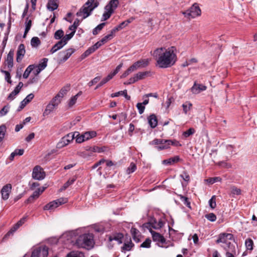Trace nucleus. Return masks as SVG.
Instances as JSON below:
<instances>
[{"label":"nucleus","mask_w":257,"mask_h":257,"mask_svg":"<svg viewBox=\"0 0 257 257\" xmlns=\"http://www.w3.org/2000/svg\"><path fill=\"white\" fill-rule=\"evenodd\" d=\"M174 47L166 49L164 48H158L153 54L156 58L159 67L166 68L173 66L177 61V56Z\"/></svg>","instance_id":"f257e3e1"},{"label":"nucleus","mask_w":257,"mask_h":257,"mask_svg":"<svg viewBox=\"0 0 257 257\" xmlns=\"http://www.w3.org/2000/svg\"><path fill=\"white\" fill-rule=\"evenodd\" d=\"M75 244L78 247L89 249L93 247L94 244L93 235L91 233H84L78 236Z\"/></svg>","instance_id":"f03ea898"},{"label":"nucleus","mask_w":257,"mask_h":257,"mask_svg":"<svg viewBox=\"0 0 257 257\" xmlns=\"http://www.w3.org/2000/svg\"><path fill=\"white\" fill-rule=\"evenodd\" d=\"M99 3L95 0H88L80 10L76 13L77 17H82V19L88 17L92 11L98 7Z\"/></svg>","instance_id":"7ed1b4c3"},{"label":"nucleus","mask_w":257,"mask_h":257,"mask_svg":"<svg viewBox=\"0 0 257 257\" xmlns=\"http://www.w3.org/2000/svg\"><path fill=\"white\" fill-rule=\"evenodd\" d=\"M233 238V235L231 233H221L219 234L216 240L217 243H222L221 246L226 250H230L231 252L235 251V246L230 242Z\"/></svg>","instance_id":"20e7f679"},{"label":"nucleus","mask_w":257,"mask_h":257,"mask_svg":"<svg viewBox=\"0 0 257 257\" xmlns=\"http://www.w3.org/2000/svg\"><path fill=\"white\" fill-rule=\"evenodd\" d=\"M164 222L161 219L157 220L156 218H152L149 222L145 223L143 225L144 227L151 231L152 230V228L155 229L161 228L164 226Z\"/></svg>","instance_id":"39448f33"},{"label":"nucleus","mask_w":257,"mask_h":257,"mask_svg":"<svg viewBox=\"0 0 257 257\" xmlns=\"http://www.w3.org/2000/svg\"><path fill=\"white\" fill-rule=\"evenodd\" d=\"M48 254V247L46 245L36 247L32 251L31 257H46Z\"/></svg>","instance_id":"423d86ee"},{"label":"nucleus","mask_w":257,"mask_h":257,"mask_svg":"<svg viewBox=\"0 0 257 257\" xmlns=\"http://www.w3.org/2000/svg\"><path fill=\"white\" fill-rule=\"evenodd\" d=\"M183 14L188 19L194 18L200 15L201 10L197 4H194L189 10L183 12Z\"/></svg>","instance_id":"0eeeda50"},{"label":"nucleus","mask_w":257,"mask_h":257,"mask_svg":"<svg viewBox=\"0 0 257 257\" xmlns=\"http://www.w3.org/2000/svg\"><path fill=\"white\" fill-rule=\"evenodd\" d=\"M74 52L75 50L72 48H69L65 51L60 52L58 55L59 63H61L66 61Z\"/></svg>","instance_id":"6e6552de"},{"label":"nucleus","mask_w":257,"mask_h":257,"mask_svg":"<svg viewBox=\"0 0 257 257\" xmlns=\"http://www.w3.org/2000/svg\"><path fill=\"white\" fill-rule=\"evenodd\" d=\"M45 172L40 166H36L34 168L32 172L33 178L38 180H42L45 178Z\"/></svg>","instance_id":"1a4fd4ad"},{"label":"nucleus","mask_w":257,"mask_h":257,"mask_svg":"<svg viewBox=\"0 0 257 257\" xmlns=\"http://www.w3.org/2000/svg\"><path fill=\"white\" fill-rule=\"evenodd\" d=\"M67 201V198H61L56 200L53 201L49 203L46 204L44 207V210H53L59 205L64 204Z\"/></svg>","instance_id":"9d476101"},{"label":"nucleus","mask_w":257,"mask_h":257,"mask_svg":"<svg viewBox=\"0 0 257 257\" xmlns=\"http://www.w3.org/2000/svg\"><path fill=\"white\" fill-rule=\"evenodd\" d=\"M12 186L11 184L8 183L4 185L1 189V193L2 195V198L4 200H7L10 197V193H11Z\"/></svg>","instance_id":"9b49d317"},{"label":"nucleus","mask_w":257,"mask_h":257,"mask_svg":"<svg viewBox=\"0 0 257 257\" xmlns=\"http://www.w3.org/2000/svg\"><path fill=\"white\" fill-rule=\"evenodd\" d=\"M26 219V217H24L22 219H21L6 234L5 237H7L8 236L13 234V233L15 232L20 227V226H21L23 224L25 223Z\"/></svg>","instance_id":"f8f14e48"},{"label":"nucleus","mask_w":257,"mask_h":257,"mask_svg":"<svg viewBox=\"0 0 257 257\" xmlns=\"http://www.w3.org/2000/svg\"><path fill=\"white\" fill-rule=\"evenodd\" d=\"M206 86L202 84L194 83L193 86L191 88V91L194 94H198L201 92L206 89Z\"/></svg>","instance_id":"ddd939ff"},{"label":"nucleus","mask_w":257,"mask_h":257,"mask_svg":"<svg viewBox=\"0 0 257 257\" xmlns=\"http://www.w3.org/2000/svg\"><path fill=\"white\" fill-rule=\"evenodd\" d=\"M25 47L23 44L19 45L17 52V61L20 62L25 54Z\"/></svg>","instance_id":"4468645a"},{"label":"nucleus","mask_w":257,"mask_h":257,"mask_svg":"<svg viewBox=\"0 0 257 257\" xmlns=\"http://www.w3.org/2000/svg\"><path fill=\"white\" fill-rule=\"evenodd\" d=\"M119 4L118 0H110L109 3L105 7V10L114 11L117 7Z\"/></svg>","instance_id":"2eb2a0df"},{"label":"nucleus","mask_w":257,"mask_h":257,"mask_svg":"<svg viewBox=\"0 0 257 257\" xmlns=\"http://www.w3.org/2000/svg\"><path fill=\"white\" fill-rule=\"evenodd\" d=\"M152 234L153 239L155 241L164 243L165 241L164 237L160 233H157L153 230L150 231Z\"/></svg>","instance_id":"dca6fc26"},{"label":"nucleus","mask_w":257,"mask_h":257,"mask_svg":"<svg viewBox=\"0 0 257 257\" xmlns=\"http://www.w3.org/2000/svg\"><path fill=\"white\" fill-rule=\"evenodd\" d=\"M14 55V51L13 50H11L7 57L6 61L7 63L8 67L11 68L13 67V58Z\"/></svg>","instance_id":"f3484780"},{"label":"nucleus","mask_w":257,"mask_h":257,"mask_svg":"<svg viewBox=\"0 0 257 257\" xmlns=\"http://www.w3.org/2000/svg\"><path fill=\"white\" fill-rule=\"evenodd\" d=\"M181 159L178 156H176L174 157L170 158L168 159L164 160L162 163L164 165H171L180 161Z\"/></svg>","instance_id":"a211bd4d"},{"label":"nucleus","mask_w":257,"mask_h":257,"mask_svg":"<svg viewBox=\"0 0 257 257\" xmlns=\"http://www.w3.org/2000/svg\"><path fill=\"white\" fill-rule=\"evenodd\" d=\"M171 145V140H164L162 142V144H161L160 146H157L155 147V148L158 150H163L167 149L170 147Z\"/></svg>","instance_id":"6ab92c4d"},{"label":"nucleus","mask_w":257,"mask_h":257,"mask_svg":"<svg viewBox=\"0 0 257 257\" xmlns=\"http://www.w3.org/2000/svg\"><path fill=\"white\" fill-rule=\"evenodd\" d=\"M148 123L152 128H155L158 124V120L154 114L150 115L148 117Z\"/></svg>","instance_id":"aec40b11"},{"label":"nucleus","mask_w":257,"mask_h":257,"mask_svg":"<svg viewBox=\"0 0 257 257\" xmlns=\"http://www.w3.org/2000/svg\"><path fill=\"white\" fill-rule=\"evenodd\" d=\"M57 1V0H49L47 5V9L50 11H53L56 10L58 7Z\"/></svg>","instance_id":"412c9836"},{"label":"nucleus","mask_w":257,"mask_h":257,"mask_svg":"<svg viewBox=\"0 0 257 257\" xmlns=\"http://www.w3.org/2000/svg\"><path fill=\"white\" fill-rule=\"evenodd\" d=\"M123 234L122 233H118L113 236H110L108 238L109 241L110 242L113 240L117 241L118 244L122 243V239L123 238Z\"/></svg>","instance_id":"4be33fe9"},{"label":"nucleus","mask_w":257,"mask_h":257,"mask_svg":"<svg viewBox=\"0 0 257 257\" xmlns=\"http://www.w3.org/2000/svg\"><path fill=\"white\" fill-rule=\"evenodd\" d=\"M34 95L33 93H30L26 97L21 101L20 108H23L29 102H30L34 98Z\"/></svg>","instance_id":"5701e85b"},{"label":"nucleus","mask_w":257,"mask_h":257,"mask_svg":"<svg viewBox=\"0 0 257 257\" xmlns=\"http://www.w3.org/2000/svg\"><path fill=\"white\" fill-rule=\"evenodd\" d=\"M150 61V60L149 59H141L135 62V63L137 64L138 68H145L149 65Z\"/></svg>","instance_id":"b1692460"},{"label":"nucleus","mask_w":257,"mask_h":257,"mask_svg":"<svg viewBox=\"0 0 257 257\" xmlns=\"http://www.w3.org/2000/svg\"><path fill=\"white\" fill-rule=\"evenodd\" d=\"M123 95L124 97L127 100H130L131 99L130 96L128 95L127 94V90H124L123 91H120L111 94V97H117L118 96Z\"/></svg>","instance_id":"393cba45"},{"label":"nucleus","mask_w":257,"mask_h":257,"mask_svg":"<svg viewBox=\"0 0 257 257\" xmlns=\"http://www.w3.org/2000/svg\"><path fill=\"white\" fill-rule=\"evenodd\" d=\"M70 90V85H67L63 87L57 94V97H60L61 99L66 94L67 92Z\"/></svg>","instance_id":"a878e982"},{"label":"nucleus","mask_w":257,"mask_h":257,"mask_svg":"<svg viewBox=\"0 0 257 257\" xmlns=\"http://www.w3.org/2000/svg\"><path fill=\"white\" fill-rule=\"evenodd\" d=\"M55 108L56 107L51 102H49L43 112V115L46 116L49 115Z\"/></svg>","instance_id":"bb28decb"},{"label":"nucleus","mask_w":257,"mask_h":257,"mask_svg":"<svg viewBox=\"0 0 257 257\" xmlns=\"http://www.w3.org/2000/svg\"><path fill=\"white\" fill-rule=\"evenodd\" d=\"M131 231V233L132 234L134 240L135 241H136V242H139V237L140 236L139 231L137 229L133 227V228H132Z\"/></svg>","instance_id":"cd10ccee"},{"label":"nucleus","mask_w":257,"mask_h":257,"mask_svg":"<svg viewBox=\"0 0 257 257\" xmlns=\"http://www.w3.org/2000/svg\"><path fill=\"white\" fill-rule=\"evenodd\" d=\"M150 73L149 71L140 72L135 75L137 81L144 79Z\"/></svg>","instance_id":"c85d7f7f"},{"label":"nucleus","mask_w":257,"mask_h":257,"mask_svg":"<svg viewBox=\"0 0 257 257\" xmlns=\"http://www.w3.org/2000/svg\"><path fill=\"white\" fill-rule=\"evenodd\" d=\"M83 134L86 141L93 138L96 136V133L94 131L86 132L83 133Z\"/></svg>","instance_id":"c756f323"},{"label":"nucleus","mask_w":257,"mask_h":257,"mask_svg":"<svg viewBox=\"0 0 257 257\" xmlns=\"http://www.w3.org/2000/svg\"><path fill=\"white\" fill-rule=\"evenodd\" d=\"M69 144L68 142L65 137H63L61 140L57 143V148L58 149L62 148Z\"/></svg>","instance_id":"7c9ffc66"},{"label":"nucleus","mask_w":257,"mask_h":257,"mask_svg":"<svg viewBox=\"0 0 257 257\" xmlns=\"http://www.w3.org/2000/svg\"><path fill=\"white\" fill-rule=\"evenodd\" d=\"M48 61V58H43L37 66V67H39V68H41V70H43L47 66Z\"/></svg>","instance_id":"2f4dec72"},{"label":"nucleus","mask_w":257,"mask_h":257,"mask_svg":"<svg viewBox=\"0 0 257 257\" xmlns=\"http://www.w3.org/2000/svg\"><path fill=\"white\" fill-rule=\"evenodd\" d=\"M82 92L81 91L79 92L77 94L73 96L70 99L69 102H68V105L69 107H72L73 106L77 101V99L78 98V97L81 94Z\"/></svg>","instance_id":"473e14b6"},{"label":"nucleus","mask_w":257,"mask_h":257,"mask_svg":"<svg viewBox=\"0 0 257 257\" xmlns=\"http://www.w3.org/2000/svg\"><path fill=\"white\" fill-rule=\"evenodd\" d=\"M31 44L32 47L37 48L41 44V41L39 38L33 37L31 40Z\"/></svg>","instance_id":"72a5a7b5"},{"label":"nucleus","mask_w":257,"mask_h":257,"mask_svg":"<svg viewBox=\"0 0 257 257\" xmlns=\"http://www.w3.org/2000/svg\"><path fill=\"white\" fill-rule=\"evenodd\" d=\"M75 139L76 142L77 143H81L84 141H85V139H84V136L83 134H80L79 132H75Z\"/></svg>","instance_id":"f704fd0d"},{"label":"nucleus","mask_w":257,"mask_h":257,"mask_svg":"<svg viewBox=\"0 0 257 257\" xmlns=\"http://www.w3.org/2000/svg\"><path fill=\"white\" fill-rule=\"evenodd\" d=\"M84 254L80 251H72L68 253L66 257H84Z\"/></svg>","instance_id":"c9c22d12"},{"label":"nucleus","mask_w":257,"mask_h":257,"mask_svg":"<svg viewBox=\"0 0 257 257\" xmlns=\"http://www.w3.org/2000/svg\"><path fill=\"white\" fill-rule=\"evenodd\" d=\"M64 33L63 31L60 29L55 32L54 37L56 40H61L62 38L64 37Z\"/></svg>","instance_id":"e433bc0d"},{"label":"nucleus","mask_w":257,"mask_h":257,"mask_svg":"<svg viewBox=\"0 0 257 257\" xmlns=\"http://www.w3.org/2000/svg\"><path fill=\"white\" fill-rule=\"evenodd\" d=\"M34 66L33 65H29L27 69L25 70L24 73L23 74V78H27L31 71L34 69Z\"/></svg>","instance_id":"4c0bfd02"},{"label":"nucleus","mask_w":257,"mask_h":257,"mask_svg":"<svg viewBox=\"0 0 257 257\" xmlns=\"http://www.w3.org/2000/svg\"><path fill=\"white\" fill-rule=\"evenodd\" d=\"M245 245L247 250H251L253 249V242L250 238H247L245 241Z\"/></svg>","instance_id":"58836bf2"},{"label":"nucleus","mask_w":257,"mask_h":257,"mask_svg":"<svg viewBox=\"0 0 257 257\" xmlns=\"http://www.w3.org/2000/svg\"><path fill=\"white\" fill-rule=\"evenodd\" d=\"M95 49L93 48L92 46L89 47L87 50H86L81 55L82 58H84L89 55L95 52Z\"/></svg>","instance_id":"ea45409f"},{"label":"nucleus","mask_w":257,"mask_h":257,"mask_svg":"<svg viewBox=\"0 0 257 257\" xmlns=\"http://www.w3.org/2000/svg\"><path fill=\"white\" fill-rule=\"evenodd\" d=\"M61 101V98L56 95L50 102L57 107Z\"/></svg>","instance_id":"a19ab883"},{"label":"nucleus","mask_w":257,"mask_h":257,"mask_svg":"<svg viewBox=\"0 0 257 257\" xmlns=\"http://www.w3.org/2000/svg\"><path fill=\"white\" fill-rule=\"evenodd\" d=\"M105 25V23H101L99 25H98L97 27H96L93 30V31H92L93 34L94 35H97L98 34V33L103 29V28L104 27Z\"/></svg>","instance_id":"79ce46f5"},{"label":"nucleus","mask_w":257,"mask_h":257,"mask_svg":"<svg viewBox=\"0 0 257 257\" xmlns=\"http://www.w3.org/2000/svg\"><path fill=\"white\" fill-rule=\"evenodd\" d=\"M6 132V127L5 125L0 126V143L3 140Z\"/></svg>","instance_id":"37998d69"},{"label":"nucleus","mask_w":257,"mask_h":257,"mask_svg":"<svg viewBox=\"0 0 257 257\" xmlns=\"http://www.w3.org/2000/svg\"><path fill=\"white\" fill-rule=\"evenodd\" d=\"M137 169V166L136 164L134 163H131L130 166L127 168L126 170V173L128 174L132 173L134 172Z\"/></svg>","instance_id":"c03bdc74"},{"label":"nucleus","mask_w":257,"mask_h":257,"mask_svg":"<svg viewBox=\"0 0 257 257\" xmlns=\"http://www.w3.org/2000/svg\"><path fill=\"white\" fill-rule=\"evenodd\" d=\"M206 181L210 184H213V183L217 182H220L221 181V178L219 177H215L213 178H209L206 180Z\"/></svg>","instance_id":"a18cd8bd"},{"label":"nucleus","mask_w":257,"mask_h":257,"mask_svg":"<svg viewBox=\"0 0 257 257\" xmlns=\"http://www.w3.org/2000/svg\"><path fill=\"white\" fill-rule=\"evenodd\" d=\"M134 246L133 243L131 241L127 243H124L123 246L121 247L122 250L129 251L130 250L132 247Z\"/></svg>","instance_id":"49530a36"},{"label":"nucleus","mask_w":257,"mask_h":257,"mask_svg":"<svg viewBox=\"0 0 257 257\" xmlns=\"http://www.w3.org/2000/svg\"><path fill=\"white\" fill-rule=\"evenodd\" d=\"M75 132L73 133H69L68 135L64 136L65 138H66V140L68 142L69 144L71 143L74 139H75Z\"/></svg>","instance_id":"de8ad7c7"},{"label":"nucleus","mask_w":257,"mask_h":257,"mask_svg":"<svg viewBox=\"0 0 257 257\" xmlns=\"http://www.w3.org/2000/svg\"><path fill=\"white\" fill-rule=\"evenodd\" d=\"M44 190V188H43L42 189L41 188H38L37 190L34 192L31 196H33L34 199H36L38 198L40 194L42 193Z\"/></svg>","instance_id":"09e8293b"},{"label":"nucleus","mask_w":257,"mask_h":257,"mask_svg":"<svg viewBox=\"0 0 257 257\" xmlns=\"http://www.w3.org/2000/svg\"><path fill=\"white\" fill-rule=\"evenodd\" d=\"M195 133V130L193 128H190L189 130H188L187 131H185L183 132V136L185 138H188L190 136L193 135Z\"/></svg>","instance_id":"8fccbe9b"},{"label":"nucleus","mask_w":257,"mask_h":257,"mask_svg":"<svg viewBox=\"0 0 257 257\" xmlns=\"http://www.w3.org/2000/svg\"><path fill=\"white\" fill-rule=\"evenodd\" d=\"M112 13V11L105 10V12L103 14L102 21H105L109 19Z\"/></svg>","instance_id":"3c124183"},{"label":"nucleus","mask_w":257,"mask_h":257,"mask_svg":"<svg viewBox=\"0 0 257 257\" xmlns=\"http://www.w3.org/2000/svg\"><path fill=\"white\" fill-rule=\"evenodd\" d=\"M205 217L209 221L213 222L216 220V216L213 213H210L205 215Z\"/></svg>","instance_id":"603ef678"},{"label":"nucleus","mask_w":257,"mask_h":257,"mask_svg":"<svg viewBox=\"0 0 257 257\" xmlns=\"http://www.w3.org/2000/svg\"><path fill=\"white\" fill-rule=\"evenodd\" d=\"M10 106L9 105H5L0 111V116H4L9 112Z\"/></svg>","instance_id":"864d4df0"},{"label":"nucleus","mask_w":257,"mask_h":257,"mask_svg":"<svg viewBox=\"0 0 257 257\" xmlns=\"http://www.w3.org/2000/svg\"><path fill=\"white\" fill-rule=\"evenodd\" d=\"M215 196H213L209 200V204L210 208L212 209H214L215 208L216 206V201H215Z\"/></svg>","instance_id":"5fc2aeb1"},{"label":"nucleus","mask_w":257,"mask_h":257,"mask_svg":"<svg viewBox=\"0 0 257 257\" xmlns=\"http://www.w3.org/2000/svg\"><path fill=\"white\" fill-rule=\"evenodd\" d=\"M182 106L184 112L186 114L187 112L190 109V108L192 106V104L187 102L183 104Z\"/></svg>","instance_id":"6e6d98bb"},{"label":"nucleus","mask_w":257,"mask_h":257,"mask_svg":"<svg viewBox=\"0 0 257 257\" xmlns=\"http://www.w3.org/2000/svg\"><path fill=\"white\" fill-rule=\"evenodd\" d=\"M20 92L18 90H17L15 88L14 90L8 96V99L10 100H13L15 98V96L19 93Z\"/></svg>","instance_id":"4d7b16f0"},{"label":"nucleus","mask_w":257,"mask_h":257,"mask_svg":"<svg viewBox=\"0 0 257 257\" xmlns=\"http://www.w3.org/2000/svg\"><path fill=\"white\" fill-rule=\"evenodd\" d=\"M151 243V240L149 238H147L145 240V241L141 244V247L149 248L150 247Z\"/></svg>","instance_id":"13d9d810"},{"label":"nucleus","mask_w":257,"mask_h":257,"mask_svg":"<svg viewBox=\"0 0 257 257\" xmlns=\"http://www.w3.org/2000/svg\"><path fill=\"white\" fill-rule=\"evenodd\" d=\"M112 38V34H108L105 37H104L100 41V43L102 45L105 44L107 42L108 40H111Z\"/></svg>","instance_id":"bf43d9fd"},{"label":"nucleus","mask_w":257,"mask_h":257,"mask_svg":"<svg viewBox=\"0 0 257 257\" xmlns=\"http://www.w3.org/2000/svg\"><path fill=\"white\" fill-rule=\"evenodd\" d=\"M31 25H32V21H31V20H29L28 21V22L27 23V24H26V28H25V30L24 34V37H25V36H26L27 34L29 31V30H30V29L31 28Z\"/></svg>","instance_id":"052dcab7"},{"label":"nucleus","mask_w":257,"mask_h":257,"mask_svg":"<svg viewBox=\"0 0 257 257\" xmlns=\"http://www.w3.org/2000/svg\"><path fill=\"white\" fill-rule=\"evenodd\" d=\"M231 193L233 195H239L241 194V190L234 186L231 188Z\"/></svg>","instance_id":"680f3d73"},{"label":"nucleus","mask_w":257,"mask_h":257,"mask_svg":"<svg viewBox=\"0 0 257 257\" xmlns=\"http://www.w3.org/2000/svg\"><path fill=\"white\" fill-rule=\"evenodd\" d=\"M66 44V41H64L62 39L55 44L59 49L62 48Z\"/></svg>","instance_id":"e2e57ef3"},{"label":"nucleus","mask_w":257,"mask_h":257,"mask_svg":"<svg viewBox=\"0 0 257 257\" xmlns=\"http://www.w3.org/2000/svg\"><path fill=\"white\" fill-rule=\"evenodd\" d=\"M74 35V32H71L69 34L66 35L65 36L64 35V37L62 38V39L66 41V43L67 44L68 41L73 37Z\"/></svg>","instance_id":"0e129e2a"},{"label":"nucleus","mask_w":257,"mask_h":257,"mask_svg":"<svg viewBox=\"0 0 257 257\" xmlns=\"http://www.w3.org/2000/svg\"><path fill=\"white\" fill-rule=\"evenodd\" d=\"M75 181V179H72L68 180L63 185V189H66L68 188L70 185L72 184L74 181Z\"/></svg>","instance_id":"69168bd1"},{"label":"nucleus","mask_w":257,"mask_h":257,"mask_svg":"<svg viewBox=\"0 0 257 257\" xmlns=\"http://www.w3.org/2000/svg\"><path fill=\"white\" fill-rule=\"evenodd\" d=\"M181 200L185 205H186L188 207L190 208V202L189 201L187 197L182 196L181 197Z\"/></svg>","instance_id":"338daca9"},{"label":"nucleus","mask_w":257,"mask_h":257,"mask_svg":"<svg viewBox=\"0 0 257 257\" xmlns=\"http://www.w3.org/2000/svg\"><path fill=\"white\" fill-rule=\"evenodd\" d=\"M137 107L139 110V112L140 114H142L145 110V106L142 103H138L137 104Z\"/></svg>","instance_id":"774afa93"}]
</instances>
